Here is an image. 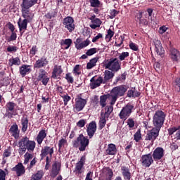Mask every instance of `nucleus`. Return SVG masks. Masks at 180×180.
Returning <instances> with one entry per match:
<instances>
[{
	"label": "nucleus",
	"instance_id": "obj_1",
	"mask_svg": "<svg viewBox=\"0 0 180 180\" xmlns=\"http://www.w3.org/2000/svg\"><path fill=\"white\" fill-rule=\"evenodd\" d=\"M19 149L18 153L20 155H23L26 153V150L29 153H33L36 148V142L30 141L27 136L22 137L18 142Z\"/></svg>",
	"mask_w": 180,
	"mask_h": 180
},
{
	"label": "nucleus",
	"instance_id": "obj_2",
	"mask_svg": "<svg viewBox=\"0 0 180 180\" xmlns=\"http://www.w3.org/2000/svg\"><path fill=\"white\" fill-rule=\"evenodd\" d=\"M129 86L127 85H120L114 87L110 91L111 101L110 104L115 105L117 101V98L124 96V94L127 92Z\"/></svg>",
	"mask_w": 180,
	"mask_h": 180
},
{
	"label": "nucleus",
	"instance_id": "obj_3",
	"mask_svg": "<svg viewBox=\"0 0 180 180\" xmlns=\"http://www.w3.org/2000/svg\"><path fill=\"white\" fill-rule=\"evenodd\" d=\"M165 117H167L165 112L160 110H156L153 117V128L158 130H161V127L164 126Z\"/></svg>",
	"mask_w": 180,
	"mask_h": 180
},
{
	"label": "nucleus",
	"instance_id": "obj_4",
	"mask_svg": "<svg viewBox=\"0 0 180 180\" xmlns=\"http://www.w3.org/2000/svg\"><path fill=\"white\" fill-rule=\"evenodd\" d=\"M72 146L75 148H79L80 151H85L89 146V139L80 134L75 141H72Z\"/></svg>",
	"mask_w": 180,
	"mask_h": 180
},
{
	"label": "nucleus",
	"instance_id": "obj_5",
	"mask_svg": "<svg viewBox=\"0 0 180 180\" xmlns=\"http://www.w3.org/2000/svg\"><path fill=\"white\" fill-rule=\"evenodd\" d=\"M104 67L105 70H109L112 72H119L122 70V63L117 58L112 57L107 60Z\"/></svg>",
	"mask_w": 180,
	"mask_h": 180
},
{
	"label": "nucleus",
	"instance_id": "obj_6",
	"mask_svg": "<svg viewBox=\"0 0 180 180\" xmlns=\"http://www.w3.org/2000/svg\"><path fill=\"white\" fill-rule=\"evenodd\" d=\"M134 110V105L131 103H127L125 106L122 108L120 113L118 114V116L121 120L125 122V120H127V119L131 116Z\"/></svg>",
	"mask_w": 180,
	"mask_h": 180
},
{
	"label": "nucleus",
	"instance_id": "obj_7",
	"mask_svg": "<svg viewBox=\"0 0 180 180\" xmlns=\"http://www.w3.org/2000/svg\"><path fill=\"white\" fill-rule=\"evenodd\" d=\"M86 103V99L82 98L81 94L77 95V98L75 99V105H73V112H75V113H78V112L84 110V108H85Z\"/></svg>",
	"mask_w": 180,
	"mask_h": 180
},
{
	"label": "nucleus",
	"instance_id": "obj_8",
	"mask_svg": "<svg viewBox=\"0 0 180 180\" xmlns=\"http://www.w3.org/2000/svg\"><path fill=\"white\" fill-rule=\"evenodd\" d=\"M16 103H13V101H10L6 103L5 105L6 113L4 116L8 117V119H12L13 116H16Z\"/></svg>",
	"mask_w": 180,
	"mask_h": 180
},
{
	"label": "nucleus",
	"instance_id": "obj_9",
	"mask_svg": "<svg viewBox=\"0 0 180 180\" xmlns=\"http://www.w3.org/2000/svg\"><path fill=\"white\" fill-rule=\"evenodd\" d=\"M48 75L49 74L44 69H39L38 75L37 77V81H38V82H41V84H42V85L44 86H47V84H49L50 81V77H49Z\"/></svg>",
	"mask_w": 180,
	"mask_h": 180
},
{
	"label": "nucleus",
	"instance_id": "obj_10",
	"mask_svg": "<svg viewBox=\"0 0 180 180\" xmlns=\"http://www.w3.org/2000/svg\"><path fill=\"white\" fill-rule=\"evenodd\" d=\"M160 129L156 128H152L146 135L145 140L146 141H151L152 144H154V141L157 140V137L160 136Z\"/></svg>",
	"mask_w": 180,
	"mask_h": 180
},
{
	"label": "nucleus",
	"instance_id": "obj_11",
	"mask_svg": "<svg viewBox=\"0 0 180 180\" xmlns=\"http://www.w3.org/2000/svg\"><path fill=\"white\" fill-rule=\"evenodd\" d=\"M63 25L65 29H68L70 33H72L75 30V24L74 23V18L71 16H68L63 19Z\"/></svg>",
	"mask_w": 180,
	"mask_h": 180
},
{
	"label": "nucleus",
	"instance_id": "obj_12",
	"mask_svg": "<svg viewBox=\"0 0 180 180\" xmlns=\"http://www.w3.org/2000/svg\"><path fill=\"white\" fill-rule=\"evenodd\" d=\"M141 164L145 168H150L152 164H154V159L151 153L143 155L141 158Z\"/></svg>",
	"mask_w": 180,
	"mask_h": 180
},
{
	"label": "nucleus",
	"instance_id": "obj_13",
	"mask_svg": "<svg viewBox=\"0 0 180 180\" xmlns=\"http://www.w3.org/2000/svg\"><path fill=\"white\" fill-rule=\"evenodd\" d=\"M85 160H86V158L85 155H83L81 157L79 161L76 163L75 170L73 172L75 174V175H81L84 172V165H85Z\"/></svg>",
	"mask_w": 180,
	"mask_h": 180
},
{
	"label": "nucleus",
	"instance_id": "obj_14",
	"mask_svg": "<svg viewBox=\"0 0 180 180\" xmlns=\"http://www.w3.org/2000/svg\"><path fill=\"white\" fill-rule=\"evenodd\" d=\"M164 155H165V150L162 147H158L153 150L152 158L154 161H160L164 158Z\"/></svg>",
	"mask_w": 180,
	"mask_h": 180
},
{
	"label": "nucleus",
	"instance_id": "obj_15",
	"mask_svg": "<svg viewBox=\"0 0 180 180\" xmlns=\"http://www.w3.org/2000/svg\"><path fill=\"white\" fill-rule=\"evenodd\" d=\"M53 154H54V147H50V146H44L41 150V160H44L47 157V155H49L50 158H53Z\"/></svg>",
	"mask_w": 180,
	"mask_h": 180
},
{
	"label": "nucleus",
	"instance_id": "obj_16",
	"mask_svg": "<svg viewBox=\"0 0 180 180\" xmlns=\"http://www.w3.org/2000/svg\"><path fill=\"white\" fill-rule=\"evenodd\" d=\"M167 133L169 136H173L174 140L178 141L180 140V126L172 127L167 129Z\"/></svg>",
	"mask_w": 180,
	"mask_h": 180
},
{
	"label": "nucleus",
	"instance_id": "obj_17",
	"mask_svg": "<svg viewBox=\"0 0 180 180\" xmlns=\"http://www.w3.org/2000/svg\"><path fill=\"white\" fill-rule=\"evenodd\" d=\"M96 122L91 121L88 126H86V131L87 133V136H89V139H92L94 136H95V133H96Z\"/></svg>",
	"mask_w": 180,
	"mask_h": 180
},
{
	"label": "nucleus",
	"instance_id": "obj_18",
	"mask_svg": "<svg viewBox=\"0 0 180 180\" xmlns=\"http://www.w3.org/2000/svg\"><path fill=\"white\" fill-rule=\"evenodd\" d=\"M47 64H49L47 57L42 56L35 61V63L34 64V69L40 68V70H42L41 68H44Z\"/></svg>",
	"mask_w": 180,
	"mask_h": 180
},
{
	"label": "nucleus",
	"instance_id": "obj_19",
	"mask_svg": "<svg viewBox=\"0 0 180 180\" xmlns=\"http://www.w3.org/2000/svg\"><path fill=\"white\" fill-rule=\"evenodd\" d=\"M60 171H61V162H55L52 165V169L50 174L51 178H56V176L60 174Z\"/></svg>",
	"mask_w": 180,
	"mask_h": 180
},
{
	"label": "nucleus",
	"instance_id": "obj_20",
	"mask_svg": "<svg viewBox=\"0 0 180 180\" xmlns=\"http://www.w3.org/2000/svg\"><path fill=\"white\" fill-rule=\"evenodd\" d=\"M11 171L15 172L17 176H22V175H25V172H26L25 166H23L22 162H18L14 167L11 169Z\"/></svg>",
	"mask_w": 180,
	"mask_h": 180
},
{
	"label": "nucleus",
	"instance_id": "obj_21",
	"mask_svg": "<svg viewBox=\"0 0 180 180\" xmlns=\"http://www.w3.org/2000/svg\"><path fill=\"white\" fill-rule=\"evenodd\" d=\"M63 72V70L61 65H55L51 73V78H53V79H60V77H61Z\"/></svg>",
	"mask_w": 180,
	"mask_h": 180
},
{
	"label": "nucleus",
	"instance_id": "obj_22",
	"mask_svg": "<svg viewBox=\"0 0 180 180\" xmlns=\"http://www.w3.org/2000/svg\"><path fill=\"white\" fill-rule=\"evenodd\" d=\"M91 84L90 86L91 89H95L98 88V86H101V84H103V78L101 76H99L96 79H95V77H93L90 79Z\"/></svg>",
	"mask_w": 180,
	"mask_h": 180
},
{
	"label": "nucleus",
	"instance_id": "obj_23",
	"mask_svg": "<svg viewBox=\"0 0 180 180\" xmlns=\"http://www.w3.org/2000/svg\"><path fill=\"white\" fill-rule=\"evenodd\" d=\"M170 53H169V57L173 61V63H178L179 61L180 58V52L178 51V49L175 48H171L170 50Z\"/></svg>",
	"mask_w": 180,
	"mask_h": 180
},
{
	"label": "nucleus",
	"instance_id": "obj_24",
	"mask_svg": "<svg viewBox=\"0 0 180 180\" xmlns=\"http://www.w3.org/2000/svg\"><path fill=\"white\" fill-rule=\"evenodd\" d=\"M20 74L22 78L32 72V65H22L20 67Z\"/></svg>",
	"mask_w": 180,
	"mask_h": 180
},
{
	"label": "nucleus",
	"instance_id": "obj_25",
	"mask_svg": "<svg viewBox=\"0 0 180 180\" xmlns=\"http://www.w3.org/2000/svg\"><path fill=\"white\" fill-rule=\"evenodd\" d=\"M39 0H22L21 4V9H30L32 6H34Z\"/></svg>",
	"mask_w": 180,
	"mask_h": 180
},
{
	"label": "nucleus",
	"instance_id": "obj_26",
	"mask_svg": "<svg viewBox=\"0 0 180 180\" xmlns=\"http://www.w3.org/2000/svg\"><path fill=\"white\" fill-rule=\"evenodd\" d=\"M46 137H47V133L46 132V129L40 130L35 139L37 144H39V146L41 145Z\"/></svg>",
	"mask_w": 180,
	"mask_h": 180
},
{
	"label": "nucleus",
	"instance_id": "obj_27",
	"mask_svg": "<svg viewBox=\"0 0 180 180\" xmlns=\"http://www.w3.org/2000/svg\"><path fill=\"white\" fill-rule=\"evenodd\" d=\"M122 174L124 180L131 179V173L130 172V169L129 167L123 166L121 168Z\"/></svg>",
	"mask_w": 180,
	"mask_h": 180
},
{
	"label": "nucleus",
	"instance_id": "obj_28",
	"mask_svg": "<svg viewBox=\"0 0 180 180\" xmlns=\"http://www.w3.org/2000/svg\"><path fill=\"white\" fill-rule=\"evenodd\" d=\"M107 155H116L117 153V148H116V145L113 143L108 144V147L105 150Z\"/></svg>",
	"mask_w": 180,
	"mask_h": 180
},
{
	"label": "nucleus",
	"instance_id": "obj_29",
	"mask_svg": "<svg viewBox=\"0 0 180 180\" xmlns=\"http://www.w3.org/2000/svg\"><path fill=\"white\" fill-rule=\"evenodd\" d=\"M108 99H112L110 94H104L100 96L99 105L101 106V108L106 107V105H108L106 101H108Z\"/></svg>",
	"mask_w": 180,
	"mask_h": 180
},
{
	"label": "nucleus",
	"instance_id": "obj_30",
	"mask_svg": "<svg viewBox=\"0 0 180 180\" xmlns=\"http://www.w3.org/2000/svg\"><path fill=\"white\" fill-rule=\"evenodd\" d=\"M141 95L140 91H138L136 87H131V89L127 91L128 98H139Z\"/></svg>",
	"mask_w": 180,
	"mask_h": 180
},
{
	"label": "nucleus",
	"instance_id": "obj_31",
	"mask_svg": "<svg viewBox=\"0 0 180 180\" xmlns=\"http://www.w3.org/2000/svg\"><path fill=\"white\" fill-rule=\"evenodd\" d=\"M9 132L13 134V137H15V139L19 137V133H20V131H19V127L16 123L11 127Z\"/></svg>",
	"mask_w": 180,
	"mask_h": 180
},
{
	"label": "nucleus",
	"instance_id": "obj_32",
	"mask_svg": "<svg viewBox=\"0 0 180 180\" xmlns=\"http://www.w3.org/2000/svg\"><path fill=\"white\" fill-rule=\"evenodd\" d=\"M115 72H112V70H105L104 72V79L103 84H106L108 81H110V79H113V77H115Z\"/></svg>",
	"mask_w": 180,
	"mask_h": 180
},
{
	"label": "nucleus",
	"instance_id": "obj_33",
	"mask_svg": "<svg viewBox=\"0 0 180 180\" xmlns=\"http://www.w3.org/2000/svg\"><path fill=\"white\" fill-rule=\"evenodd\" d=\"M29 124V119L27 118V117H22L21 118V131H22V133H25L27 131V127Z\"/></svg>",
	"mask_w": 180,
	"mask_h": 180
},
{
	"label": "nucleus",
	"instance_id": "obj_34",
	"mask_svg": "<svg viewBox=\"0 0 180 180\" xmlns=\"http://www.w3.org/2000/svg\"><path fill=\"white\" fill-rule=\"evenodd\" d=\"M11 155H12V148H8L5 149L3 153V158H2V162H1L3 165H4V164L6 162V158H8V157H11Z\"/></svg>",
	"mask_w": 180,
	"mask_h": 180
},
{
	"label": "nucleus",
	"instance_id": "obj_35",
	"mask_svg": "<svg viewBox=\"0 0 180 180\" xmlns=\"http://www.w3.org/2000/svg\"><path fill=\"white\" fill-rule=\"evenodd\" d=\"M99 60V57H95L91 58L89 63L86 64V69L87 70H92L94 67H96V63Z\"/></svg>",
	"mask_w": 180,
	"mask_h": 180
},
{
	"label": "nucleus",
	"instance_id": "obj_36",
	"mask_svg": "<svg viewBox=\"0 0 180 180\" xmlns=\"http://www.w3.org/2000/svg\"><path fill=\"white\" fill-rule=\"evenodd\" d=\"M20 64H21V61L19 57H15V58L12 57L8 60V65H10V67H13V65L19 66L20 65Z\"/></svg>",
	"mask_w": 180,
	"mask_h": 180
},
{
	"label": "nucleus",
	"instance_id": "obj_37",
	"mask_svg": "<svg viewBox=\"0 0 180 180\" xmlns=\"http://www.w3.org/2000/svg\"><path fill=\"white\" fill-rule=\"evenodd\" d=\"M106 119H108V117H105V115H103V113H101L98 122L99 130H102V129H103L105 126H106Z\"/></svg>",
	"mask_w": 180,
	"mask_h": 180
},
{
	"label": "nucleus",
	"instance_id": "obj_38",
	"mask_svg": "<svg viewBox=\"0 0 180 180\" xmlns=\"http://www.w3.org/2000/svg\"><path fill=\"white\" fill-rule=\"evenodd\" d=\"M105 112L103 114V116H105L107 117V119H109V116H110V114L112 112H113V105L110 104V105H105Z\"/></svg>",
	"mask_w": 180,
	"mask_h": 180
},
{
	"label": "nucleus",
	"instance_id": "obj_39",
	"mask_svg": "<svg viewBox=\"0 0 180 180\" xmlns=\"http://www.w3.org/2000/svg\"><path fill=\"white\" fill-rule=\"evenodd\" d=\"M57 15H58V12L56 10L51 11L48 12L46 14H45L44 18L46 19H48L49 20L51 19H54V18H57Z\"/></svg>",
	"mask_w": 180,
	"mask_h": 180
},
{
	"label": "nucleus",
	"instance_id": "obj_40",
	"mask_svg": "<svg viewBox=\"0 0 180 180\" xmlns=\"http://www.w3.org/2000/svg\"><path fill=\"white\" fill-rule=\"evenodd\" d=\"M44 175V173L43 172V170H39L36 174L32 175L30 180H40L43 178Z\"/></svg>",
	"mask_w": 180,
	"mask_h": 180
},
{
	"label": "nucleus",
	"instance_id": "obj_41",
	"mask_svg": "<svg viewBox=\"0 0 180 180\" xmlns=\"http://www.w3.org/2000/svg\"><path fill=\"white\" fill-rule=\"evenodd\" d=\"M27 20H23L21 22L20 21L18 22V27L20 32H22V30H27Z\"/></svg>",
	"mask_w": 180,
	"mask_h": 180
},
{
	"label": "nucleus",
	"instance_id": "obj_42",
	"mask_svg": "<svg viewBox=\"0 0 180 180\" xmlns=\"http://www.w3.org/2000/svg\"><path fill=\"white\" fill-rule=\"evenodd\" d=\"M137 19L139 20V25H143V26H147V25H148L147 19L143 18V12L139 13Z\"/></svg>",
	"mask_w": 180,
	"mask_h": 180
},
{
	"label": "nucleus",
	"instance_id": "obj_43",
	"mask_svg": "<svg viewBox=\"0 0 180 180\" xmlns=\"http://www.w3.org/2000/svg\"><path fill=\"white\" fill-rule=\"evenodd\" d=\"M89 20H91V23L96 25L98 27H101V25H102V21L99 18H96V15H93L89 18Z\"/></svg>",
	"mask_w": 180,
	"mask_h": 180
},
{
	"label": "nucleus",
	"instance_id": "obj_44",
	"mask_svg": "<svg viewBox=\"0 0 180 180\" xmlns=\"http://www.w3.org/2000/svg\"><path fill=\"white\" fill-rule=\"evenodd\" d=\"M71 44H72V39H65L61 41V46H66L65 50H68L71 47Z\"/></svg>",
	"mask_w": 180,
	"mask_h": 180
},
{
	"label": "nucleus",
	"instance_id": "obj_45",
	"mask_svg": "<svg viewBox=\"0 0 180 180\" xmlns=\"http://www.w3.org/2000/svg\"><path fill=\"white\" fill-rule=\"evenodd\" d=\"M127 77V72H124L120 76L116 77L115 82H124L126 81Z\"/></svg>",
	"mask_w": 180,
	"mask_h": 180
},
{
	"label": "nucleus",
	"instance_id": "obj_46",
	"mask_svg": "<svg viewBox=\"0 0 180 180\" xmlns=\"http://www.w3.org/2000/svg\"><path fill=\"white\" fill-rule=\"evenodd\" d=\"M24 165H26L27 164H29V161H30V160H32V158H33V155L30 153L29 152H27L25 155H24Z\"/></svg>",
	"mask_w": 180,
	"mask_h": 180
},
{
	"label": "nucleus",
	"instance_id": "obj_47",
	"mask_svg": "<svg viewBox=\"0 0 180 180\" xmlns=\"http://www.w3.org/2000/svg\"><path fill=\"white\" fill-rule=\"evenodd\" d=\"M16 39H18V34H16V32H11V34L9 37H6V40L7 41V43H11V41H15V40H16Z\"/></svg>",
	"mask_w": 180,
	"mask_h": 180
},
{
	"label": "nucleus",
	"instance_id": "obj_48",
	"mask_svg": "<svg viewBox=\"0 0 180 180\" xmlns=\"http://www.w3.org/2000/svg\"><path fill=\"white\" fill-rule=\"evenodd\" d=\"M72 73L74 75L79 77V75H81V65H76L72 70Z\"/></svg>",
	"mask_w": 180,
	"mask_h": 180
},
{
	"label": "nucleus",
	"instance_id": "obj_49",
	"mask_svg": "<svg viewBox=\"0 0 180 180\" xmlns=\"http://www.w3.org/2000/svg\"><path fill=\"white\" fill-rule=\"evenodd\" d=\"M105 173L108 176L105 180H112V178H113V170H112V169L110 167H106Z\"/></svg>",
	"mask_w": 180,
	"mask_h": 180
},
{
	"label": "nucleus",
	"instance_id": "obj_50",
	"mask_svg": "<svg viewBox=\"0 0 180 180\" xmlns=\"http://www.w3.org/2000/svg\"><path fill=\"white\" fill-rule=\"evenodd\" d=\"M89 3L92 8H99L101 6V1L99 0H89Z\"/></svg>",
	"mask_w": 180,
	"mask_h": 180
},
{
	"label": "nucleus",
	"instance_id": "obj_51",
	"mask_svg": "<svg viewBox=\"0 0 180 180\" xmlns=\"http://www.w3.org/2000/svg\"><path fill=\"white\" fill-rule=\"evenodd\" d=\"M134 139L136 143H139L141 140V129H138L134 135Z\"/></svg>",
	"mask_w": 180,
	"mask_h": 180
},
{
	"label": "nucleus",
	"instance_id": "obj_52",
	"mask_svg": "<svg viewBox=\"0 0 180 180\" xmlns=\"http://www.w3.org/2000/svg\"><path fill=\"white\" fill-rule=\"evenodd\" d=\"M65 79L68 84H74V77L71 75V72L66 73Z\"/></svg>",
	"mask_w": 180,
	"mask_h": 180
},
{
	"label": "nucleus",
	"instance_id": "obj_53",
	"mask_svg": "<svg viewBox=\"0 0 180 180\" xmlns=\"http://www.w3.org/2000/svg\"><path fill=\"white\" fill-rule=\"evenodd\" d=\"M60 97L63 99L65 106H67L68 105V101H71V96H68V94H66L65 95H60Z\"/></svg>",
	"mask_w": 180,
	"mask_h": 180
},
{
	"label": "nucleus",
	"instance_id": "obj_54",
	"mask_svg": "<svg viewBox=\"0 0 180 180\" xmlns=\"http://www.w3.org/2000/svg\"><path fill=\"white\" fill-rule=\"evenodd\" d=\"M173 85L175 89H177L178 92H180V77H177L173 82Z\"/></svg>",
	"mask_w": 180,
	"mask_h": 180
},
{
	"label": "nucleus",
	"instance_id": "obj_55",
	"mask_svg": "<svg viewBox=\"0 0 180 180\" xmlns=\"http://www.w3.org/2000/svg\"><path fill=\"white\" fill-rule=\"evenodd\" d=\"M119 13H120V11L116 9L111 10L110 13V19H115V18H116Z\"/></svg>",
	"mask_w": 180,
	"mask_h": 180
},
{
	"label": "nucleus",
	"instance_id": "obj_56",
	"mask_svg": "<svg viewBox=\"0 0 180 180\" xmlns=\"http://www.w3.org/2000/svg\"><path fill=\"white\" fill-rule=\"evenodd\" d=\"M113 36H115V32L112 31L111 29H109L107 31V34L105 35V39H108L109 41H110V40H112V37H113Z\"/></svg>",
	"mask_w": 180,
	"mask_h": 180
},
{
	"label": "nucleus",
	"instance_id": "obj_57",
	"mask_svg": "<svg viewBox=\"0 0 180 180\" xmlns=\"http://www.w3.org/2000/svg\"><path fill=\"white\" fill-rule=\"evenodd\" d=\"M98 53V49L96 48H91L90 49L87 50L86 52V56H94V54H96Z\"/></svg>",
	"mask_w": 180,
	"mask_h": 180
},
{
	"label": "nucleus",
	"instance_id": "obj_58",
	"mask_svg": "<svg viewBox=\"0 0 180 180\" xmlns=\"http://www.w3.org/2000/svg\"><path fill=\"white\" fill-rule=\"evenodd\" d=\"M129 56V52H122V53L120 54L118 58L120 61H124V60H126V58H127Z\"/></svg>",
	"mask_w": 180,
	"mask_h": 180
},
{
	"label": "nucleus",
	"instance_id": "obj_59",
	"mask_svg": "<svg viewBox=\"0 0 180 180\" xmlns=\"http://www.w3.org/2000/svg\"><path fill=\"white\" fill-rule=\"evenodd\" d=\"M155 51L158 54V56H160V57H164V54H165V50H164V48L162 46L155 50Z\"/></svg>",
	"mask_w": 180,
	"mask_h": 180
},
{
	"label": "nucleus",
	"instance_id": "obj_60",
	"mask_svg": "<svg viewBox=\"0 0 180 180\" xmlns=\"http://www.w3.org/2000/svg\"><path fill=\"white\" fill-rule=\"evenodd\" d=\"M91 103H93L94 106H99V96H94L91 99Z\"/></svg>",
	"mask_w": 180,
	"mask_h": 180
},
{
	"label": "nucleus",
	"instance_id": "obj_61",
	"mask_svg": "<svg viewBox=\"0 0 180 180\" xmlns=\"http://www.w3.org/2000/svg\"><path fill=\"white\" fill-rule=\"evenodd\" d=\"M8 53H16L18 51V46H8L6 49Z\"/></svg>",
	"mask_w": 180,
	"mask_h": 180
},
{
	"label": "nucleus",
	"instance_id": "obj_62",
	"mask_svg": "<svg viewBox=\"0 0 180 180\" xmlns=\"http://www.w3.org/2000/svg\"><path fill=\"white\" fill-rule=\"evenodd\" d=\"M23 18H24V20H27L28 23H30L32 22V20H33V18H34V14L31 13L30 14H28L27 15H24Z\"/></svg>",
	"mask_w": 180,
	"mask_h": 180
},
{
	"label": "nucleus",
	"instance_id": "obj_63",
	"mask_svg": "<svg viewBox=\"0 0 180 180\" xmlns=\"http://www.w3.org/2000/svg\"><path fill=\"white\" fill-rule=\"evenodd\" d=\"M1 86H8L9 85V79L7 78H3L0 79Z\"/></svg>",
	"mask_w": 180,
	"mask_h": 180
},
{
	"label": "nucleus",
	"instance_id": "obj_64",
	"mask_svg": "<svg viewBox=\"0 0 180 180\" xmlns=\"http://www.w3.org/2000/svg\"><path fill=\"white\" fill-rule=\"evenodd\" d=\"M127 126L129 127V129H133L134 127V120L133 118H129L127 120Z\"/></svg>",
	"mask_w": 180,
	"mask_h": 180
}]
</instances>
